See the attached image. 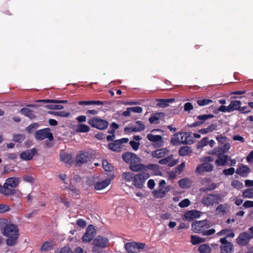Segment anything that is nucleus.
I'll return each mask as SVG.
<instances>
[{"label": "nucleus", "mask_w": 253, "mask_h": 253, "mask_svg": "<svg viewBox=\"0 0 253 253\" xmlns=\"http://www.w3.org/2000/svg\"><path fill=\"white\" fill-rule=\"evenodd\" d=\"M124 161L129 164V169L132 171L138 172L145 170V165L140 164L141 159L136 154L127 152L122 155Z\"/></svg>", "instance_id": "f257e3e1"}, {"label": "nucleus", "mask_w": 253, "mask_h": 253, "mask_svg": "<svg viewBox=\"0 0 253 253\" xmlns=\"http://www.w3.org/2000/svg\"><path fill=\"white\" fill-rule=\"evenodd\" d=\"M3 234L7 237L6 244L9 246H15L19 237V231L17 227L12 224H8L3 228Z\"/></svg>", "instance_id": "f03ea898"}, {"label": "nucleus", "mask_w": 253, "mask_h": 253, "mask_svg": "<svg viewBox=\"0 0 253 253\" xmlns=\"http://www.w3.org/2000/svg\"><path fill=\"white\" fill-rule=\"evenodd\" d=\"M211 225L207 220L196 221L192 224L191 229L195 233H201L204 236H210L215 233V229H208Z\"/></svg>", "instance_id": "7ed1b4c3"}, {"label": "nucleus", "mask_w": 253, "mask_h": 253, "mask_svg": "<svg viewBox=\"0 0 253 253\" xmlns=\"http://www.w3.org/2000/svg\"><path fill=\"white\" fill-rule=\"evenodd\" d=\"M109 239L105 236H97L92 242V253H104L103 250L109 246Z\"/></svg>", "instance_id": "20e7f679"}, {"label": "nucleus", "mask_w": 253, "mask_h": 253, "mask_svg": "<svg viewBox=\"0 0 253 253\" xmlns=\"http://www.w3.org/2000/svg\"><path fill=\"white\" fill-rule=\"evenodd\" d=\"M223 196L221 194H210L204 196L201 200L202 204L205 206L209 207L217 204L222 201Z\"/></svg>", "instance_id": "39448f33"}, {"label": "nucleus", "mask_w": 253, "mask_h": 253, "mask_svg": "<svg viewBox=\"0 0 253 253\" xmlns=\"http://www.w3.org/2000/svg\"><path fill=\"white\" fill-rule=\"evenodd\" d=\"M88 124L92 127L98 129L103 130L108 126V122L99 117H93L88 121Z\"/></svg>", "instance_id": "423d86ee"}, {"label": "nucleus", "mask_w": 253, "mask_h": 253, "mask_svg": "<svg viewBox=\"0 0 253 253\" xmlns=\"http://www.w3.org/2000/svg\"><path fill=\"white\" fill-rule=\"evenodd\" d=\"M150 177L149 174L146 171H143L138 174H135L133 179V185L138 188H141L146 180Z\"/></svg>", "instance_id": "0eeeda50"}, {"label": "nucleus", "mask_w": 253, "mask_h": 253, "mask_svg": "<svg viewBox=\"0 0 253 253\" xmlns=\"http://www.w3.org/2000/svg\"><path fill=\"white\" fill-rule=\"evenodd\" d=\"M146 245L142 243L128 242L125 244V249L129 253H138L140 250L145 248Z\"/></svg>", "instance_id": "6e6552de"}, {"label": "nucleus", "mask_w": 253, "mask_h": 253, "mask_svg": "<svg viewBox=\"0 0 253 253\" xmlns=\"http://www.w3.org/2000/svg\"><path fill=\"white\" fill-rule=\"evenodd\" d=\"M212 155L217 156V158L215 161L216 166H225L227 165L228 157L227 155L219 152V151L212 150L211 153Z\"/></svg>", "instance_id": "1a4fd4ad"}, {"label": "nucleus", "mask_w": 253, "mask_h": 253, "mask_svg": "<svg viewBox=\"0 0 253 253\" xmlns=\"http://www.w3.org/2000/svg\"><path fill=\"white\" fill-rule=\"evenodd\" d=\"M96 230L92 225H89L86 229L85 233L82 238V241L84 243H89L93 238L95 235Z\"/></svg>", "instance_id": "9d476101"}, {"label": "nucleus", "mask_w": 253, "mask_h": 253, "mask_svg": "<svg viewBox=\"0 0 253 253\" xmlns=\"http://www.w3.org/2000/svg\"><path fill=\"white\" fill-rule=\"evenodd\" d=\"M35 137L39 140H43L45 138L52 140L53 138L52 134L50 132L49 128L42 129L36 131Z\"/></svg>", "instance_id": "9b49d317"}, {"label": "nucleus", "mask_w": 253, "mask_h": 253, "mask_svg": "<svg viewBox=\"0 0 253 253\" xmlns=\"http://www.w3.org/2000/svg\"><path fill=\"white\" fill-rule=\"evenodd\" d=\"M187 134L185 132H181L175 134L171 139V143L173 145L184 144L187 142Z\"/></svg>", "instance_id": "f8f14e48"}, {"label": "nucleus", "mask_w": 253, "mask_h": 253, "mask_svg": "<svg viewBox=\"0 0 253 253\" xmlns=\"http://www.w3.org/2000/svg\"><path fill=\"white\" fill-rule=\"evenodd\" d=\"M147 138L157 147H162L164 144L163 137L160 135H155L149 133L147 135Z\"/></svg>", "instance_id": "ddd939ff"}, {"label": "nucleus", "mask_w": 253, "mask_h": 253, "mask_svg": "<svg viewBox=\"0 0 253 253\" xmlns=\"http://www.w3.org/2000/svg\"><path fill=\"white\" fill-rule=\"evenodd\" d=\"M213 170V166L209 163H204L198 165L196 169L195 173L198 174H203L205 172H208Z\"/></svg>", "instance_id": "4468645a"}, {"label": "nucleus", "mask_w": 253, "mask_h": 253, "mask_svg": "<svg viewBox=\"0 0 253 253\" xmlns=\"http://www.w3.org/2000/svg\"><path fill=\"white\" fill-rule=\"evenodd\" d=\"M219 241L222 244L220 246L221 253H230L233 251V245L231 242H229L226 238H222Z\"/></svg>", "instance_id": "2eb2a0df"}, {"label": "nucleus", "mask_w": 253, "mask_h": 253, "mask_svg": "<svg viewBox=\"0 0 253 253\" xmlns=\"http://www.w3.org/2000/svg\"><path fill=\"white\" fill-rule=\"evenodd\" d=\"M91 158V156L89 153L83 152L77 155L76 160L77 164L82 165L89 161Z\"/></svg>", "instance_id": "dca6fc26"}, {"label": "nucleus", "mask_w": 253, "mask_h": 253, "mask_svg": "<svg viewBox=\"0 0 253 253\" xmlns=\"http://www.w3.org/2000/svg\"><path fill=\"white\" fill-rule=\"evenodd\" d=\"M249 234L247 232L241 233L236 239V242L239 246L246 245L251 240Z\"/></svg>", "instance_id": "f3484780"}, {"label": "nucleus", "mask_w": 253, "mask_h": 253, "mask_svg": "<svg viewBox=\"0 0 253 253\" xmlns=\"http://www.w3.org/2000/svg\"><path fill=\"white\" fill-rule=\"evenodd\" d=\"M37 150L35 148H32L30 150H26L22 152L20 154V158L25 161H29L33 158L36 154Z\"/></svg>", "instance_id": "a211bd4d"}, {"label": "nucleus", "mask_w": 253, "mask_h": 253, "mask_svg": "<svg viewBox=\"0 0 253 253\" xmlns=\"http://www.w3.org/2000/svg\"><path fill=\"white\" fill-rule=\"evenodd\" d=\"M169 190V187H161L158 186V188L153 192V195L157 198H162L166 196V194Z\"/></svg>", "instance_id": "6ab92c4d"}, {"label": "nucleus", "mask_w": 253, "mask_h": 253, "mask_svg": "<svg viewBox=\"0 0 253 253\" xmlns=\"http://www.w3.org/2000/svg\"><path fill=\"white\" fill-rule=\"evenodd\" d=\"M169 150L167 148H161L151 153V155L154 158L160 159L164 157L169 152Z\"/></svg>", "instance_id": "aec40b11"}, {"label": "nucleus", "mask_w": 253, "mask_h": 253, "mask_svg": "<svg viewBox=\"0 0 253 253\" xmlns=\"http://www.w3.org/2000/svg\"><path fill=\"white\" fill-rule=\"evenodd\" d=\"M201 216V212L196 210H192L187 211L184 214V218L186 220H191L198 218Z\"/></svg>", "instance_id": "412c9836"}, {"label": "nucleus", "mask_w": 253, "mask_h": 253, "mask_svg": "<svg viewBox=\"0 0 253 253\" xmlns=\"http://www.w3.org/2000/svg\"><path fill=\"white\" fill-rule=\"evenodd\" d=\"M159 163L162 165H168L169 167H173L176 164L177 162L172 161V155H171L160 160Z\"/></svg>", "instance_id": "4be33fe9"}, {"label": "nucleus", "mask_w": 253, "mask_h": 253, "mask_svg": "<svg viewBox=\"0 0 253 253\" xmlns=\"http://www.w3.org/2000/svg\"><path fill=\"white\" fill-rule=\"evenodd\" d=\"M111 182L109 178L106 179L102 181L96 182L94 185V188L97 190H101L107 187Z\"/></svg>", "instance_id": "5701e85b"}, {"label": "nucleus", "mask_w": 253, "mask_h": 253, "mask_svg": "<svg viewBox=\"0 0 253 253\" xmlns=\"http://www.w3.org/2000/svg\"><path fill=\"white\" fill-rule=\"evenodd\" d=\"M226 235L225 238H234L235 236L233 230L231 229H224L218 232L216 235L217 236H221L223 235Z\"/></svg>", "instance_id": "b1692460"}, {"label": "nucleus", "mask_w": 253, "mask_h": 253, "mask_svg": "<svg viewBox=\"0 0 253 253\" xmlns=\"http://www.w3.org/2000/svg\"><path fill=\"white\" fill-rule=\"evenodd\" d=\"M145 126L140 121H137L135 125L130 128H125V130L129 129L131 131H140L144 129Z\"/></svg>", "instance_id": "393cba45"}, {"label": "nucleus", "mask_w": 253, "mask_h": 253, "mask_svg": "<svg viewBox=\"0 0 253 253\" xmlns=\"http://www.w3.org/2000/svg\"><path fill=\"white\" fill-rule=\"evenodd\" d=\"M229 209L227 204H220L215 209L216 213L218 214H224Z\"/></svg>", "instance_id": "a878e982"}, {"label": "nucleus", "mask_w": 253, "mask_h": 253, "mask_svg": "<svg viewBox=\"0 0 253 253\" xmlns=\"http://www.w3.org/2000/svg\"><path fill=\"white\" fill-rule=\"evenodd\" d=\"M179 186L183 189L190 187L192 184L191 180L188 178H184L179 181Z\"/></svg>", "instance_id": "bb28decb"}, {"label": "nucleus", "mask_w": 253, "mask_h": 253, "mask_svg": "<svg viewBox=\"0 0 253 253\" xmlns=\"http://www.w3.org/2000/svg\"><path fill=\"white\" fill-rule=\"evenodd\" d=\"M7 183L11 188L16 187L19 183V178L18 177H9L6 179Z\"/></svg>", "instance_id": "cd10ccee"}, {"label": "nucleus", "mask_w": 253, "mask_h": 253, "mask_svg": "<svg viewBox=\"0 0 253 253\" xmlns=\"http://www.w3.org/2000/svg\"><path fill=\"white\" fill-rule=\"evenodd\" d=\"M241 102L239 100L231 101L228 105L230 112H231L235 110L239 111L240 109V106L241 105Z\"/></svg>", "instance_id": "c85d7f7f"}, {"label": "nucleus", "mask_w": 253, "mask_h": 253, "mask_svg": "<svg viewBox=\"0 0 253 253\" xmlns=\"http://www.w3.org/2000/svg\"><path fill=\"white\" fill-rule=\"evenodd\" d=\"M221 146V147L214 148L213 150L219 151V152L224 154L227 153L231 147V144L228 141Z\"/></svg>", "instance_id": "c756f323"}, {"label": "nucleus", "mask_w": 253, "mask_h": 253, "mask_svg": "<svg viewBox=\"0 0 253 253\" xmlns=\"http://www.w3.org/2000/svg\"><path fill=\"white\" fill-rule=\"evenodd\" d=\"M76 131L77 132H87L90 130V127L86 125L80 124L76 126Z\"/></svg>", "instance_id": "7c9ffc66"}, {"label": "nucleus", "mask_w": 253, "mask_h": 253, "mask_svg": "<svg viewBox=\"0 0 253 253\" xmlns=\"http://www.w3.org/2000/svg\"><path fill=\"white\" fill-rule=\"evenodd\" d=\"M206 240V238H202L196 235L191 236V243L194 245L204 243Z\"/></svg>", "instance_id": "2f4dec72"}, {"label": "nucleus", "mask_w": 253, "mask_h": 253, "mask_svg": "<svg viewBox=\"0 0 253 253\" xmlns=\"http://www.w3.org/2000/svg\"><path fill=\"white\" fill-rule=\"evenodd\" d=\"M217 126L215 124H211L208 127L205 128L201 129L199 130V132L203 134H206L211 132H212L216 129Z\"/></svg>", "instance_id": "473e14b6"}, {"label": "nucleus", "mask_w": 253, "mask_h": 253, "mask_svg": "<svg viewBox=\"0 0 253 253\" xmlns=\"http://www.w3.org/2000/svg\"><path fill=\"white\" fill-rule=\"evenodd\" d=\"M109 148L115 152H120L121 150V146H120V142L118 141H116L114 143H110L108 145Z\"/></svg>", "instance_id": "72a5a7b5"}, {"label": "nucleus", "mask_w": 253, "mask_h": 253, "mask_svg": "<svg viewBox=\"0 0 253 253\" xmlns=\"http://www.w3.org/2000/svg\"><path fill=\"white\" fill-rule=\"evenodd\" d=\"M192 152L191 149L188 146H184L181 148L179 150V154L181 156L189 155Z\"/></svg>", "instance_id": "f704fd0d"}, {"label": "nucleus", "mask_w": 253, "mask_h": 253, "mask_svg": "<svg viewBox=\"0 0 253 253\" xmlns=\"http://www.w3.org/2000/svg\"><path fill=\"white\" fill-rule=\"evenodd\" d=\"M250 171V169L246 166H241L237 169L236 172L242 176H245Z\"/></svg>", "instance_id": "c9c22d12"}, {"label": "nucleus", "mask_w": 253, "mask_h": 253, "mask_svg": "<svg viewBox=\"0 0 253 253\" xmlns=\"http://www.w3.org/2000/svg\"><path fill=\"white\" fill-rule=\"evenodd\" d=\"M134 175L131 172H124L122 173V177L125 181L130 182L133 181Z\"/></svg>", "instance_id": "e433bc0d"}, {"label": "nucleus", "mask_w": 253, "mask_h": 253, "mask_svg": "<svg viewBox=\"0 0 253 253\" xmlns=\"http://www.w3.org/2000/svg\"><path fill=\"white\" fill-rule=\"evenodd\" d=\"M20 112L25 116L28 117L31 119H33L35 118V115L33 113L32 111L29 109L22 108L20 110Z\"/></svg>", "instance_id": "4c0bfd02"}, {"label": "nucleus", "mask_w": 253, "mask_h": 253, "mask_svg": "<svg viewBox=\"0 0 253 253\" xmlns=\"http://www.w3.org/2000/svg\"><path fill=\"white\" fill-rule=\"evenodd\" d=\"M174 99H161L158 100L159 103L158 106L160 107H166L169 105V103L172 102L174 101Z\"/></svg>", "instance_id": "58836bf2"}, {"label": "nucleus", "mask_w": 253, "mask_h": 253, "mask_svg": "<svg viewBox=\"0 0 253 253\" xmlns=\"http://www.w3.org/2000/svg\"><path fill=\"white\" fill-rule=\"evenodd\" d=\"M60 159L62 162L66 164H70L72 162L71 155L66 153H63L60 155Z\"/></svg>", "instance_id": "ea45409f"}, {"label": "nucleus", "mask_w": 253, "mask_h": 253, "mask_svg": "<svg viewBox=\"0 0 253 253\" xmlns=\"http://www.w3.org/2000/svg\"><path fill=\"white\" fill-rule=\"evenodd\" d=\"M199 251L201 253H210L211 252V247L207 244L201 245L199 247Z\"/></svg>", "instance_id": "a19ab883"}, {"label": "nucleus", "mask_w": 253, "mask_h": 253, "mask_svg": "<svg viewBox=\"0 0 253 253\" xmlns=\"http://www.w3.org/2000/svg\"><path fill=\"white\" fill-rule=\"evenodd\" d=\"M2 186L3 187L4 190L5 191V196L12 195L14 194V190L9 188L10 186L8 185V183H7L6 180Z\"/></svg>", "instance_id": "79ce46f5"}, {"label": "nucleus", "mask_w": 253, "mask_h": 253, "mask_svg": "<svg viewBox=\"0 0 253 253\" xmlns=\"http://www.w3.org/2000/svg\"><path fill=\"white\" fill-rule=\"evenodd\" d=\"M79 104L80 105H101L102 104V102L100 101H82L79 102Z\"/></svg>", "instance_id": "37998d69"}, {"label": "nucleus", "mask_w": 253, "mask_h": 253, "mask_svg": "<svg viewBox=\"0 0 253 253\" xmlns=\"http://www.w3.org/2000/svg\"><path fill=\"white\" fill-rule=\"evenodd\" d=\"M243 198H252L253 197V187L246 189L243 192Z\"/></svg>", "instance_id": "c03bdc74"}, {"label": "nucleus", "mask_w": 253, "mask_h": 253, "mask_svg": "<svg viewBox=\"0 0 253 253\" xmlns=\"http://www.w3.org/2000/svg\"><path fill=\"white\" fill-rule=\"evenodd\" d=\"M36 101L49 103H66L68 102L67 100H59L54 99L39 100H37Z\"/></svg>", "instance_id": "a18cd8bd"}, {"label": "nucleus", "mask_w": 253, "mask_h": 253, "mask_svg": "<svg viewBox=\"0 0 253 253\" xmlns=\"http://www.w3.org/2000/svg\"><path fill=\"white\" fill-rule=\"evenodd\" d=\"M213 101L209 99H203L197 100V104L201 106H206L212 103Z\"/></svg>", "instance_id": "49530a36"}, {"label": "nucleus", "mask_w": 253, "mask_h": 253, "mask_svg": "<svg viewBox=\"0 0 253 253\" xmlns=\"http://www.w3.org/2000/svg\"><path fill=\"white\" fill-rule=\"evenodd\" d=\"M53 246V244L50 241H47L43 244L41 247V250L43 251L50 250Z\"/></svg>", "instance_id": "de8ad7c7"}, {"label": "nucleus", "mask_w": 253, "mask_h": 253, "mask_svg": "<svg viewBox=\"0 0 253 253\" xmlns=\"http://www.w3.org/2000/svg\"><path fill=\"white\" fill-rule=\"evenodd\" d=\"M25 138V136L21 134H18L14 135L13 137V140L14 142L21 143L22 142Z\"/></svg>", "instance_id": "09e8293b"}, {"label": "nucleus", "mask_w": 253, "mask_h": 253, "mask_svg": "<svg viewBox=\"0 0 253 253\" xmlns=\"http://www.w3.org/2000/svg\"><path fill=\"white\" fill-rule=\"evenodd\" d=\"M231 185L234 188L237 189H240L243 187V183L237 180H233L231 182Z\"/></svg>", "instance_id": "8fccbe9b"}, {"label": "nucleus", "mask_w": 253, "mask_h": 253, "mask_svg": "<svg viewBox=\"0 0 253 253\" xmlns=\"http://www.w3.org/2000/svg\"><path fill=\"white\" fill-rule=\"evenodd\" d=\"M162 113L156 114L152 115L149 118V121L151 123H157L160 119V116Z\"/></svg>", "instance_id": "3c124183"}, {"label": "nucleus", "mask_w": 253, "mask_h": 253, "mask_svg": "<svg viewBox=\"0 0 253 253\" xmlns=\"http://www.w3.org/2000/svg\"><path fill=\"white\" fill-rule=\"evenodd\" d=\"M51 114H53L54 115L59 116L62 117H67L70 116V113L69 112H67L65 111H60V112H52L50 113Z\"/></svg>", "instance_id": "603ef678"}, {"label": "nucleus", "mask_w": 253, "mask_h": 253, "mask_svg": "<svg viewBox=\"0 0 253 253\" xmlns=\"http://www.w3.org/2000/svg\"><path fill=\"white\" fill-rule=\"evenodd\" d=\"M102 166L104 169L106 171H111L113 168L112 166L106 160H103L102 161Z\"/></svg>", "instance_id": "864d4df0"}, {"label": "nucleus", "mask_w": 253, "mask_h": 253, "mask_svg": "<svg viewBox=\"0 0 253 253\" xmlns=\"http://www.w3.org/2000/svg\"><path fill=\"white\" fill-rule=\"evenodd\" d=\"M216 139L221 146L228 142L227 138L221 135L217 136Z\"/></svg>", "instance_id": "5fc2aeb1"}, {"label": "nucleus", "mask_w": 253, "mask_h": 253, "mask_svg": "<svg viewBox=\"0 0 253 253\" xmlns=\"http://www.w3.org/2000/svg\"><path fill=\"white\" fill-rule=\"evenodd\" d=\"M191 202L188 199H185L181 201L178 204L180 208H185L189 206Z\"/></svg>", "instance_id": "6e6d98bb"}, {"label": "nucleus", "mask_w": 253, "mask_h": 253, "mask_svg": "<svg viewBox=\"0 0 253 253\" xmlns=\"http://www.w3.org/2000/svg\"><path fill=\"white\" fill-rule=\"evenodd\" d=\"M208 144V138L205 137L203 138L199 143L197 148H202Z\"/></svg>", "instance_id": "4d7b16f0"}, {"label": "nucleus", "mask_w": 253, "mask_h": 253, "mask_svg": "<svg viewBox=\"0 0 253 253\" xmlns=\"http://www.w3.org/2000/svg\"><path fill=\"white\" fill-rule=\"evenodd\" d=\"M46 107L49 109L61 110L64 108V106L61 105H47Z\"/></svg>", "instance_id": "13d9d810"}, {"label": "nucleus", "mask_w": 253, "mask_h": 253, "mask_svg": "<svg viewBox=\"0 0 253 253\" xmlns=\"http://www.w3.org/2000/svg\"><path fill=\"white\" fill-rule=\"evenodd\" d=\"M213 117L212 115H203L197 116V119L199 120H202L201 123H203L205 121Z\"/></svg>", "instance_id": "bf43d9fd"}, {"label": "nucleus", "mask_w": 253, "mask_h": 253, "mask_svg": "<svg viewBox=\"0 0 253 253\" xmlns=\"http://www.w3.org/2000/svg\"><path fill=\"white\" fill-rule=\"evenodd\" d=\"M129 144L133 148V149L135 151H136L138 149L140 145L139 142L135 141H130Z\"/></svg>", "instance_id": "052dcab7"}, {"label": "nucleus", "mask_w": 253, "mask_h": 253, "mask_svg": "<svg viewBox=\"0 0 253 253\" xmlns=\"http://www.w3.org/2000/svg\"><path fill=\"white\" fill-rule=\"evenodd\" d=\"M235 172V169L233 168H230L228 169H225L223 170V173L226 175H230L233 174Z\"/></svg>", "instance_id": "680f3d73"}, {"label": "nucleus", "mask_w": 253, "mask_h": 253, "mask_svg": "<svg viewBox=\"0 0 253 253\" xmlns=\"http://www.w3.org/2000/svg\"><path fill=\"white\" fill-rule=\"evenodd\" d=\"M145 170H144V171H145L147 169H152V170H158L159 166L158 165L156 164H149L147 166H145Z\"/></svg>", "instance_id": "e2e57ef3"}, {"label": "nucleus", "mask_w": 253, "mask_h": 253, "mask_svg": "<svg viewBox=\"0 0 253 253\" xmlns=\"http://www.w3.org/2000/svg\"><path fill=\"white\" fill-rule=\"evenodd\" d=\"M38 127V124H34L30 125L26 128V130L29 133L33 132Z\"/></svg>", "instance_id": "0e129e2a"}, {"label": "nucleus", "mask_w": 253, "mask_h": 253, "mask_svg": "<svg viewBox=\"0 0 253 253\" xmlns=\"http://www.w3.org/2000/svg\"><path fill=\"white\" fill-rule=\"evenodd\" d=\"M77 224L80 227L84 228L86 225V222L85 220L83 219H79L77 220Z\"/></svg>", "instance_id": "69168bd1"}, {"label": "nucleus", "mask_w": 253, "mask_h": 253, "mask_svg": "<svg viewBox=\"0 0 253 253\" xmlns=\"http://www.w3.org/2000/svg\"><path fill=\"white\" fill-rule=\"evenodd\" d=\"M9 210L10 208L7 205L2 204L0 205V212H5L9 211Z\"/></svg>", "instance_id": "338daca9"}, {"label": "nucleus", "mask_w": 253, "mask_h": 253, "mask_svg": "<svg viewBox=\"0 0 253 253\" xmlns=\"http://www.w3.org/2000/svg\"><path fill=\"white\" fill-rule=\"evenodd\" d=\"M60 253H73V252L69 247H64L61 249Z\"/></svg>", "instance_id": "774afa93"}]
</instances>
